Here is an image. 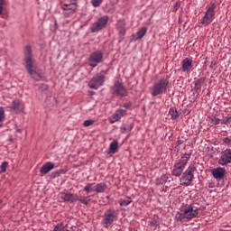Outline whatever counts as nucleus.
Returning <instances> with one entry per match:
<instances>
[{
    "mask_svg": "<svg viewBox=\"0 0 231 231\" xmlns=\"http://www.w3.org/2000/svg\"><path fill=\"white\" fill-rule=\"evenodd\" d=\"M216 8L217 5L213 2L206 6V12L200 20L201 24L204 26H208V24L212 23L213 20L216 19Z\"/></svg>",
    "mask_w": 231,
    "mask_h": 231,
    "instance_id": "5",
    "label": "nucleus"
},
{
    "mask_svg": "<svg viewBox=\"0 0 231 231\" xmlns=\"http://www.w3.org/2000/svg\"><path fill=\"white\" fill-rule=\"evenodd\" d=\"M23 55V62L28 74L36 81H40L42 78V73L37 71L31 46L27 45L24 47Z\"/></svg>",
    "mask_w": 231,
    "mask_h": 231,
    "instance_id": "1",
    "label": "nucleus"
},
{
    "mask_svg": "<svg viewBox=\"0 0 231 231\" xmlns=\"http://www.w3.org/2000/svg\"><path fill=\"white\" fill-rule=\"evenodd\" d=\"M84 191H86L87 193H91L92 191H95V187H93V184L88 183L84 188Z\"/></svg>",
    "mask_w": 231,
    "mask_h": 231,
    "instance_id": "32",
    "label": "nucleus"
},
{
    "mask_svg": "<svg viewBox=\"0 0 231 231\" xmlns=\"http://www.w3.org/2000/svg\"><path fill=\"white\" fill-rule=\"evenodd\" d=\"M134 128L133 123H130V125H126V126L121 127V133L125 134V133H130L132 129Z\"/></svg>",
    "mask_w": 231,
    "mask_h": 231,
    "instance_id": "28",
    "label": "nucleus"
},
{
    "mask_svg": "<svg viewBox=\"0 0 231 231\" xmlns=\"http://www.w3.org/2000/svg\"><path fill=\"white\" fill-rule=\"evenodd\" d=\"M231 162V149H226L222 152L220 158L218 160V164L220 166H226Z\"/></svg>",
    "mask_w": 231,
    "mask_h": 231,
    "instance_id": "13",
    "label": "nucleus"
},
{
    "mask_svg": "<svg viewBox=\"0 0 231 231\" xmlns=\"http://www.w3.org/2000/svg\"><path fill=\"white\" fill-rule=\"evenodd\" d=\"M197 171V167L194 164L189 165L188 169L184 171L180 178V184L189 186L194 180L195 173Z\"/></svg>",
    "mask_w": 231,
    "mask_h": 231,
    "instance_id": "7",
    "label": "nucleus"
},
{
    "mask_svg": "<svg viewBox=\"0 0 231 231\" xmlns=\"http://www.w3.org/2000/svg\"><path fill=\"white\" fill-rule=\"evenodd\" d=\"M60 198L64 202H76L79 199L78 194L70 193L69 191H64L60 193Z\"/></svg>",
    "mask_w": 231,
    "mask_h": 231,
    "instance_id": "15",
    "label": "nucleus"
},
{
    "mask_svg": "<svg viewBox=\"0 0 231 231\" xmlns=\"http://www.w3.org/2000/svg\"><path fill=\"white\" fill-rule=\"evenodd\" d=\"M17 133H23L22 129H17Z\"/></svg>",
    "mask_w": 231,
    "mask_h": 231,
    "instance_id": "43",
    "label": "nucleus"
},
{
    "mask_svg": "<svg viewBox=\"0 0 231 231\" xmlns=\"http://www.w3.org/2000/svg\"><path fill=\"white\" fill-rule=\"evenodd\" d=\"M62 10L65 17H70V15H73L77 10V5L76 4H64L62 5Z\"/></svg>",
    "mask_w": 231,
    "mask_h": 231,
    "instance_id": "14",
    "label": "nucleus"
},
{
    "mask_svg": "<svg viewBox=\"0 0 231 231\" xmlns=\"http://www.w3.org/2000/svg\"><path fill=\"white\" fill-rule=\"evenodd\" d=\"M3 14V5H0V14Z\"/></svg>",
    "mask_w": 231,
    "mask_h": 231,
    "instance_id": "41",
    "label": "nucleus"
},
{
    "mask_svg": "<svg viewBox=\"0 0 231 231\" xmlns=\"http://www.w3.org/2000/svg\"><path fill=\"white\" fill-rule=\"evenodd\" d=\"M123 106H124L125 109H126V115H127V108H130V106H132V104H130V103L124 104Z\"/></svg>",
    "mask_w": 231,
    "mask_h": 231,
    "instance_id": "38",
    "label": "nucleus"
},
{
    "mask_svg": "<svg viewBox=\"0 0 231 231\" xmlns=\"http://www.w3.org/2000/svg\"><path fill=\"white\" fill-rule=\"evenodd\" d=\"M41 87H43V88H45V89L48 88V86H47V85H44V84H42Z\"/></svg>",
    "mask_w": 231,
    "mask_h": 231,
    "instance_id": "40",
    "label": "nucleus"
},
{
    "mask_svg": "<svg viewBox=\"0 0 231 231\" xmlns=\"http://www.w3.org/2000/svg\"><path fill=\"white\" fill-rule=\"evenodd\" d=\"M192 68V60L185 58L182 61V71H189Z\"/></svg>",
    "mask_w": 231,
    "mask_h": 231,
    "instance_id": "19",
    "label": "nucleus"
},
{
    "mask_svg": "<svg viewBox=\"0 0 231 231\" xmlns=\"http://www.w3.org/2000/svg\"><path fill=\"white\" fill-rule=\"evenodd\" d=\"M109 23V15H102V17H98L94 23L91 24L90 32H99L102 30L106 28Z\"/></svg>",
    "mask_w": 231,
    "mask_h": 231,
    "instance_id": "8",
    "label": "nucleus"
},
{
    "mask_svg": "<svg viewBox=\"0 0 231 231\" xmlns=\"http://www.w3.org/2000/svg\"><path fill=\"white\" fill-rule=\"evenodd\" d=\"M126 116V109L118 108L115 111V113L108 117V122L110 124H116V122H120L122 117Z\"/></svg>",
    "mask_w": 231,
    "mask_h": 231,
    "instance_id": "12",
    "label": "nucleus"
},
{
    "mask_svg": "<svg viewBox=\"0 0 231 231\" xmlns=\"http://www.w3.org/2000/svg\"><path fill=\"white\" fill-rule=\"evenodd\" d=\"M68 225H64L63 222L57 223V225L54 226V229L52 231H65Z\"/></svg>",
    "mask_w": 231,
    "mask_h": 231,
    "instance_id": "25",
    "label": "nucleus"
},
{
    "mask_svg": "<svg viewBox=\"0 0 231 231\" xmlns=\"http://www.w3.org/2000/svg\"><path fill=\"white\" fill-rule=\"evenodd\" d=\"M10 108H12L16 113H19L20 111H23L24 108L23 105H21L19 100H14L11 104Z\"/></svg>",
    "mask_w": 231,
    "mask_h": 231,
    "instance_id": "20",
    "label": "nucleus"
},
{
    "mask_svg": "<svg viewBox=\"0 0 231 231\" xmlns=\"http://www.w3.org/2000/svg\"><path fill=\"white\" fill-rule=\"evenodd\" d=\"M222 124L224 125L231 124V114H228V116L223 118Z\"/></svg>",
    "mask_w": 231,
    "mask_h": 231,
    "instance_id": "34",
    "label": "nucleus"
},
{
    "mask_svg": "<svg viewBox=\"0 0 231 231\" xmlns=\"http://www.w3.org/2000/svg\"><path fill=\"white\" fill-rule=\"evenodd\" d=\"M147 32V28L143 26V28L139 29L138 32L135 35V40L143 39V37L145 36V33Z\"/></svg>",
    "mask_w": 231,
    "mask_h": 231,
    "instance_id": "23",
    "label": "nucleus"
},
{
    "mask_svg": "<svg viewBox=\"0 0 231 231\" xmlns=\"http://www.w3.org/2000/svg\"><path fill=\"white\" fill-rule=\"evenodd\" d=\"M170 115L171 116V118L173 120H175L176 118L179 117L180 114L178 113L177 111V108L175 106H172L171 108H170V111H169Z\"/></svg>",
    "mask_w": 231,
    "mask_h": 231,
    "instance_id": "26",
    "label": "nucleus"
},
{
    "mask_svg": "<svg viewBox=\"0 0 231 231\" xmlns=\"http://www.w3.org/2000/svg\"><path fill=\"white\" fill-rule=\"evenodd\" d=\"M1 203H2V200H0V205H1Z\"/></svg>",
    "mask_w": 231,
    "mask_h": 231,
    "instance_id": "45",
    "label": "nucleus"
},
{
    "mask_svg": "<svg viewBox=\"0 0 231 231\" xmlns=\"http://www.w3.org/2000/svg\"><path fill=\"white\" fill-rule=\"evenodd\" d=\"M101 62H104V52L102 51H96L88 56V66L90 68H97Z\"/></svg>",
    "mask_w": 231,
    "mask_h": 231,
    "instance_id": "10",
    "label": "nucleus"
},
{
    "mask_svg": "<svg viewBox=\"0 0 231 231\" xmlns=\"http://www.w3.org/2000/svg\"><path fill=\"white\" fill-rule=\"evenodd\" d=\"M77 200H79V202L83 203L84 205H88V203L90 202L91 199H90V196H86L85 198H80V199L78 196Z\"/></svg>",
    "mask_w": 231,
    "mask_h": 231,
    "instance_id": "29",
    "label": "nucleus"
},
{
    "mask_svg": "<svg viewBox=\"0 0 231 231\" xmlns=\"http://www.w3.org/2000/svg\"><path fill=\"white\" fill-rule=\"evenodd\" d=\"M55 167L54 162H51V161H49L48 162H45L40 170V173L41 176H44L47 175L48 173H50L51 171H53Z\"/></svg>",
    "mask_w": 231,
    "mask_h": 231,
    "instance_id": "17",
    "label": "nucleus"
},
{
    "mask_svg": "<svg viewBox=\"0 0 231 231\" xmlns=\"http://www.w3.org/2000/svg\"><path fill=\"white\" fill-rule=\"evenodd\" d=\"M51 176L53 178H56V176H60V173H59V171H55L54 173H51Z\"/></svg>",
    "mask_w": 231,
    "mask_h": 231,
    "instance_id": "39",
    "label": "nucleus"
},
{
    "mask_svg": "<svg viewBox=\"0 0 231 231\" xmlns=\"http://www.w3.org/2000/svg\"><path fill=\"white\" fill-rule=\"evenodd\" d=\"M199 214V209L194 205H184L180 208V211L176 213L175 217L178 222L184 223L191 220V218L198 217Z\"/></svg>",
    "mask_w": 231,
    "mask_h": 231,
    "instance_id": "2",
    "label": "nucleus"
},
{
    "mask_svg": "<svg viewBox=\"0 0 231 231\" xmlns=\"http://www.w3.org/2000/svg\"><path fill=\"white\" fill-rule=\"evenodd\" d=\"M168 87L169 80L163 78L162 79L158 80L157 82H155V84L152 85L151 95L152 97L163 95L164 93H166Z\"/></svg>",
    "mask_w": 231,
    "mask_h": 231,
    "instance_id": "6",
    "label": "nucleus"
},
{
    "mask_svg": "<svg viewBox=\"0 0 231 231\" xmlns=\"http://www.w3.org/2000/svg\"><path fill=\"white\" fill-rule=\"evenodd\" d=\"M5 4V0H0V5L2 6Z\"/></svg>",
    "mask_w": 231,
    "mask_h": 231,
    "instance_id": "42",
    "label": "nucleus"
},
{
    "mask_svg": "<svg viewBox=\"0 0 231 231\" xmlns=\"http://www.w3.org/2000/svg\"><path fill=\"white\" fill-rule=\"evenodd\" d=\"M118 218V212L115 208H109L106 209L102 216L101 223L104 227L108 228L112 226L113 223L116 222Z\"/></svg>",
    "mask_w": 231,
    "mask_h": 231,
    "instance_id": "4",
    "label": "nucleus"
},
{
    "mask_svg": "<svg viewBox=\"0 0 231 231\" xmlns=\"http://www.w3.org/2000/svg\"><path fill=\"white\" fill-rule=\"evenodd\" d=\"M65 231H69V229H65Z\"/></svg>",
    "mask_w": 231,
    "mask_h": 231,
    "instance_id": "44",
    "label": "nucleus"
},
{
    "mask_svg": "<svg viewBox=\"0 0 231 231\" xmlns=\"http://www.w3.org/2000/svg\"><path fill=\"white\" fill-rule=\"evenodd\" d=\"M107 189V185L105 184V182H100L99 184H97L94 187V191H97V193H104L105 189Z\"/></svg>",
    "mask_w": 231,
    "mask_h": 231,
    "instance_id": "21",
    "label": "nucleus"
},
{
    "mask_svg": "<svg viewBox=\"0 0 231 231\" xmlns=\"http://www.w3.org/2000/svg\"><path fill=\"white\" fill-rule=\"evenodd\" d=\"M126 23L125 20H117L116 22V30L121 37H124L126 33Z\"/></svg>",
    "mask_w": 231,
    "mask_h": 231,
    "instance_id": "18",
    "label": "nucleus"
},
{
    "mask_svg": "<svg viewBox=\"0 0 231 231\" xmlns=\"http://www.w3.org/2000/svg\"><path fill=\"white\" fill-rule=\"evenodd\" d=\"M211 173L215 180H224L226 173V170L223 167H217V169L211 170Z\"/></svg>",
    "mask_w": 231,
    "mask_h": 231,
    "instance_id": "16",
    "label": "nucleus"
},
{
    "mask_svg": "<svg viewBox=\"0 0 231 231\" xmlns=\"http://www.w3.org/2000/svg\"><path fill=\"white\" fill-rule=\"evenodd\" d=\"M205 82V78H199L195 81V91H199Z\"/></svg>",
    "mask_w": 231,
    "mask_h": 231,
    "instance_id": "22",
    "label": "nucleus"
},
{
    "mask_svg": "<svg viewBox=\"0 0 231 231\" xmlns=\"http://www.w3.org/2000/svg\"><path fill=\"white\" fill-rule=\"evenodd\" d=\"M103 0H91V4L93 6H100L102 4Z\"/></svg>",
    "mask_w": 231,
    "mask_h": 231,
    "instance_id": "36",
    "label": "nucleus"
},
{
    "mask_svg": "<svg viewBox=\"0 0 231 231\" xmlns=\"http://www.w3.org/2000/svg\"><path fill=\"white\" fill-rule=\"evenodd\" d=\"M221 122L220 118L217 117H209L208 118V123L210 125H219Z\"/></svg>",
    "mask_w": 231,
    "mask_h": 231,
    "instance_id": "31",
    "label": "nucleus"
},
{
    "mask_svg": "<svg viewBox=\"0 0 231 231\" xmlns=\"http://www.w3.org/2000/svg\"><path fill=\"white\" fill-rule=\"evenodd\" d=\"M106 76L104 71H100L92 77L88 82L89 88L93 90H98L99 87L104 86Z\"/></svg>",
    "mask_w": 231,
    "mask_h": 231,
    "instance_id": "9",
    "label": "nucleus"
},
{
    "mask_svg": "<svg viewBox=\"0 0 231 231\" xmlns=\"http://www.w3.org/2000/svg\"><path fill=\"white\" fill-rule=\"evenodd\" d=\"M8 167V162L6 161H4L2 164L0 165V172L5 173L6 171V168Z\"/></svg>",
    "mask_w": 231,
    "mask_h": 231,
    "instance_id": "33",
    "label": "nucleus"
},
{
    "mask_svg": "<svg viewBox=\"0 0 231 231\" xmlns=\"http://www.w3.org/2000/svg\"><path fill=\"white\" fill-rule=\"evenodd\" d=\"M94 124H95V120H85V122H83V126L88 127Z\"/></svg>",
    "mask_w": 231,
    "mask_h": 231,
    "instance_id": "35",
    "label": "nucleus"
},
{
    "mask_svg": "<svg viewBox=\"0 0 231 231\" xmlns=\"http://www.w3.org/2000/svg\"><path fill=\"white\" fill-rule=\"evenodd\" d=\"M112 93L113 95L118 96L119 97H125L127 96L128 91L123 82H120V80H116L112 87Z\"/></svg>",
    "mask_w": 231,
    "mask_h": 231,
    "instance_id": "11",
    "label": "nucleus"
},
{
    "mask_svg": "<svg viewBox=\"0 0 231 231\" xmlns=\"http://www.w3.org/2000/svg\"><path fill=\"white\" fill-rule=\"evenodd\" d=\"M190 160V153H184L180 160L175 161L173 164V169L171 171L172 176L180 178L182 175L188 162Z\"/></svg>",
    "mask_w": 231,
    "mask_h": 231,
    "instance_id": "3",
    "label": "nucleus"
},
{
    "mask_svg": "<svg viewBox=\"0 0 231 231\" xmlns=\"http://www.w3.org/2000/svg\"><path fill=\"white\" fill-rule=\"evenodd\" d=\"M223 143L227 144V146L231 147V140H230V138H228V137L223 138Z\"/></svg>",
    "mask_w": 231,
    "mask_h": 231,
    "instance_id": "37",
    "label": "nucleus"
},
{
    "mask_svg": "<svg viewBox=\"0 0 231 231\" xmlns=\"http://www.w3.org/2000/svg\"><path fill=\"white\" fill-rule=\"evenodd\" d=\"M110 152L116 153L118 151V141L114 140L109 146Z\"/></svg>",
    "mask_w": 231,
    "mask_h": 231,
    "instance_id": "24",
    "label": "nucleus"
},
{
    "mask_svg": "<svg viewBox=\"0 0 231 231\" xmlns=\"http://www.w3.org/2000/svg\"><path fill=\"white\" fill-rule=\"evenodd\" d=\"M132 202H133L132 198H126L124 200H121L120 205H121V207H127Z\"/></svg>",
    "mask_w": 231,
    "mask_h": 231,
    "instance_id": "30",
    "label": "nucleus"
},
{
    "mask_svg": "<svg viewBox=\"0 0 231 231\" xmlns=\"http://www.w3.org/2000/svg\"><path fill=\"white\" fill-rule=\"evenodd\" d=\"M4 120H5V111L3 106H0V128L3 126Z\"/></svg>",
    "mask_w": 231,
    "mask_h": 231,
    "instance_id": "27",
    "label": "nucleus"
}]
</instances>
